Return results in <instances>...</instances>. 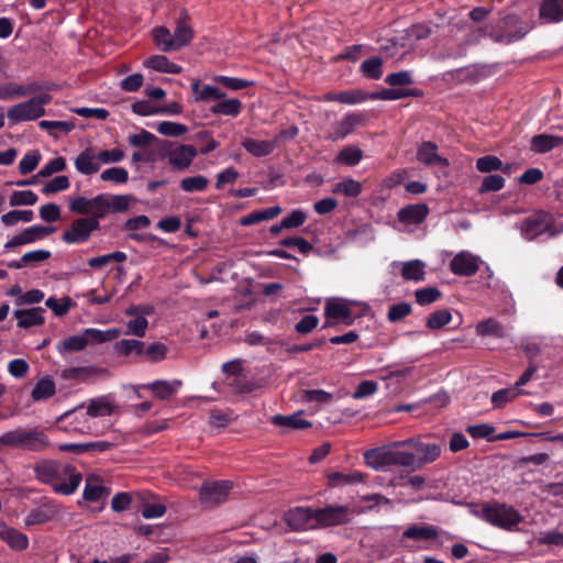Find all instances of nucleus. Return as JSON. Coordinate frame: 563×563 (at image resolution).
Wrapping results in <instances>:
<instances>
[{"instance_id":"obj_16","label":"nucleus","mask_w":563,"mask_h":563,"mask_svg":"<svg viewBox=\"0 0 563 563\" xmlns=\"http://www.w3.org/2000/svg\"><path fill=\"white\" fill-rule=\"evenodd\" d=\"M58 505L53 500H46L38 507L30 510L25 517L26 526L43 525L53 520L58 515Z\"/></svg>"},{"instance_id":"obj_62","label":"nucleus","mask_w":563,"mask_h":563,"mask_svg":"<svg viewBox=\"0 0 563 563\" xmlns=\"http://www.w3.org/2000/svg\"><path fill=\"white\" fill-rule=\"evenodd\" d=\"M442 296L441 291L437 287H427L417 289L415 292L416 301L420 306L430 305L435 302Z\"/></svg>"},{"instance_id":"obj_18","label":"nucleus","mask_w":563,"mask_h":563,"mask_svg":"<svg viewBox=\"0 0 563 563\" xmlns=\"http://www.w3.org/2000/svg\"><path fill=\"white\" fill-rule=\"evenodd\" d=\"M52 445L49 438L45 431L37 428L25 429V440L23 450L32 452H43Z\"/></svg>"},{"instance_id":"obj_37","label":"nucleus","mask_w":563,"mask_h":563,"mask_svg":"<svg viewBox=\"0 0 563 563\" xmlns=\"http://www.w3.org/2000/svg\"><path fill=\"white\" fill-rule=\"evenodd\" d=\"M98 374V369L93 366H78L64 368L60 377L65 380L87 382Z\"/></svg>"},{"instance_id":"obj_40","label":"nucleus","mask_w":563,"mask_h":563,"mask_svg":"<svg viewBox=\"0 0 563 563\" xmlns=\"http://www.w3.org/2000/svg\"><path fill=\"white\" fill-rule=\"evenodd\" d=\"M25 440V429L16 428L0 435V451L5 448L23 450V442Z\"/></svg>"},{"instance_id":"obj_27","label":"nucleus","mask_w":563,"mask_h":563,"mask_svg":"<svg viewBox=\"0 0 563 563\" xmlns=\"http://www.w3.org/2000/svg\"><path fill=\"white\" fill-rule=\"evenodd\" d=\"M191 90L195 93L196 101L208 102L211 100H221L227 95L218 87L211 85H205L201 87L199 80H194L191 82Z\"/></svg>"},{"instance_id":"obj_20","label":"nucleus","mask_w":563,"mask_h":563,"mask_svg":"<svg viewBox=\"0 0 563 563\" xmlns=\"http://www.w3.org/2000/svg\"><path fill=\"white\" fill-rule=\"evenodd\" d=\"M417 159L429 166H448L449 161L438 154L435 143L427 141L422 142L417 151Z\"/></svg>"},{"instance_id":"obj_2","label":"nucleus","mask_w":563,"mask_h":563,"mask_svg":"<svg viewBox=\"0 0 563 563\" xmlns=\"http://www.w3.org/2000/svg\"><path fill=\"white\" fill-rule=\"evenodd\" d=\"M408 448L404 441H395L387 445L369 449L364 453V460L374 470H383L386 466H404L415 470V453L404 451Z\"/></svg>"},{"instance_id":"obj_46","label":"nucleus","mask_w":563,"mask_h":563,"mask_svg":"<svg viewBox=\"0 0 563 563\" xmlns=\"http://www.w3.org/2000/svg\"><path fill=\"white\" fill-rule=\"evenodd\" d=\"M332 191L356 198L362 192V184L353 178H345L334 185Z\"/></svg>"},{"instance_id":"obj_12","label":"nucleus","mask_w":563,"mask_h":563,"mask_svg":"<svg viewBox=\"0 0 563 563\" xmlns=\"http://www.w3.org/2000/svg\"><path fill=\"white\" fill-rule=\"evenodd\" d=\"M479 257L467 251L457 253L450 262V271L456 276L471 277L479 269Z\"/></svg>"},{"instance_id":"obj_33","label":"nucleus","mask_w":563,"mask_h":563,"mask_svg":"<svg viewBox=\"0 0 563 563\" xmlns=\"http://www.w3.org/2000/svg\"><path fill=\"white\" fill-rule=\"evenodd\" d=\"M243 148L255 157H264L274 152L276 148L273 140L271 141H258L255 139H245L242 142Z\"/></svg>"},{"instance_id":"obj_7","label":"nucleus","mask_w":563,"mask_h":563,"mask_svg":"<svg viewBox=\"0 0 563 563\" xmlns=\"http://www.w3.org/2000/svg\"><path fill=\"white\" fill-rule=\"evenodd\" d=\"M100 229V222L95 218H78L74 220L69 229L62 234V240L67 244L87 242L91 233Z\"/></svg>"},{"instance_id":"obj_11","label":"nucleus","mask_w":563,"mask_h":563,"mask_svg":"<svg viewBox=\"0 0 563 563\" xmlns=\"http://www.w3.org/2000/svg\"><path fill=\"white\" fill-rule=\"evenodd\" d=\"M551 229V220L548 213L537 212L523 219L520 224L521 234L528 241L534 240L537 236L545 233Z\"/></svg>"},{"instance_id":"obj_44","label":"nucleus","mask_w":563,"mask_h":563,"mask_svg":"<svg viewBox=\"0 0 563 563\" xmlns=\"http://www.w3.org/2000/svg\"><path fill=\"white\" fill-rule=\"evenodd\" d=\"M528 393L525 390L512 388H504L499 389L492 395V404L495 408H503L507 402L514 400L519 395H527Z\"/></svg>"},{"instance_id":"obj_45","label":"nucleus","mask_w":563,"mask_h":563,"mask_svg":"<svg viewBox=\"0 0 563 563\" xmlns=\"http://www.w3.org/2000/svg\"><path fill=\"white\" fill-rule=\"evenodd\" d=\"M208 185L209 179L206 176L197 175L183 178L179 187L185 192H202L207 189Z\"/></svg>"},{"instance_id":"obj_58","label":"nucleus","mask_w":563,"mask_h":563,"mask_svg":"<svg viewBox=\"0 0 563 563\" xmlns=\"http://www.w3.org/2000/svg\"><path fill=\"white\" fill-rule=\"evenodd\" d=\"M37 195L32 190L13 191L10 197V206H33L37 202Z\"/></svg>"},{"instance_id":"obj_47","label":"nucleus","mask_w":563,"mask_h":563,"mask_svg":"<svg viewBox=\"0 0 563 563\" xmlns=\"http://www.w3.org/2000/svg\"><path fill=\"white\" fill-rule=\"evenodd\" d=\"M362 157H363L362 150L358 148L357 146L350 145V146L343 147L339 152L335 161L338 163L344 164L346 166H355L361 162Z\"/></svg>"},{"instance_id":"obj_15","label":"nucleus","mask_w":563,"mask_h":563,"mask_svg":"<svg viewBox=\"0 0 563 563\" xmlns=\"http://www.w3.org/2000/svg\"><path fill=\"white\" fill-rule=\"evenodd\" d=\"M430 209L426 203H412L400 208L397 219L405 225H419L429 216Z\"/></svg>"},{"instance_id":"obj_41","label":"nucleus","mask_w":563,"mask_h":563,"mask_svg":"<svg viewBox=\"0 0 563 563\" xmlns=\"http://www.w3.org/2000/svg\"><path fill=\"white\" fill-rule=\"evenodd\" d=\"M168 347L162 342L144 344L141 360L150 363H158L166 358Z\"/></svg>"},{"instance_id":"obj_56","label":"nucleus","mask_w":563,"mask_h":563,"mask_svg":"<svg viewBox=\"0 0 563 563\" xmlns=\"http://www.w3.org/2000/svg\"><path fill=\"white\" fill-rule=\"evenodd\" d=\"M109 212V197L103 194H100L91 199V210L90 218H95L99 221L106 217Z\"/></svg>"},{"instance_id":"obj_34","label":"nucleus","mask_w":563,"mask_h":563,"mask_svg":"<svg viewBox=\"0 0 563 563\" xmlns=\"http://www.w3.org/2000/svg\"><path fill=\"white\" fill-rule=\"evenodd\" d=\"M55 393V382L51 376H44L35 384L31 397L34 401H42L53 397Z\"/></svg>"},{"instance_id":"obj_8","label":"nucleus","mask_w":563,"mask_h":563,"mask_svg":"<svg viewBox=\"0 0 563 563\" xmlns=\"http://www.w3.org/2000/svg\"><path fill=\"white\" fill-rule=\"evenodd\" d=\"M316 510L312 507L297 506L288 509L284 521L291 531L300 532L317 529Z\"/></svg>"},{"instance_id":"obj_29","label":"nucleus","mask_w":563,"mask_h":563,"mask_svg":"<svg viewBox=\"0 0 563 563\" xmlns=\"http://www.w3.org/2000/svg\"><path fill=\"white\" fill-rule=\"evenodd\" d=\"M180 385V380L167 382L158 379L148 384L146 387L152 390L155 398L159 400H167L177 393Z\"/></svg>"},{"instance_id":"obj_61","label":"nucleus","mask_w":563,"mask_h":563,"mask_svg":"<svg viewBox=\"0 0 563 563\" xmlns=\"http://www.w3.org/2000/svg\"><path fill=\"white\" fill-rule=\"evenodd\" d=\"M369 100V93L364 90H344L339 92V102L344 104H356Z\"/></svg>"},{"instance_id":"obj_23","label":"nucleus","mask_w":563,"mask_h":563,"mask_svg":"<svg viewBox=\"0 0 563 563\" xmlns=\"http://www.w3.org/2000/svg\"><path fill=\"white\" fill-rule=\"evenodd\" d=\"M539 15L548 23L563 21V0H542Z\"/></svg>"},{"instance_id":"obj_4","label":"nucleus","mask_w":563,"mask_h":563,"mask_svg":"<svg viewBox=\"0 0 563 563\" xmlns=\"http://www.w3.org/2000/svg\"><path fill=\"white\" fill-rule=\"evenodd\" d=\"M478 517L490 526L506 531H512L523 520L514 506L499 501L484 503Z\"/></svg>"},{"instance_id":"obj_21","label":"nucleus","mask_w":563,"mask_h":563,"mask_svg":"<svg viewBox=\"0 0 563 563\" xmlns=\"http://www.w3.org/2000/svg\"><path fill=\"white\" fill-rule=\"evenodd\" d=\"M0 539L15 551H22L29 547V538L26 534L5 525L0 526Z\"/></svg>"},{"instance_id":"obj_36","label":"nucleus","mask_w":563,"mask_h":563,"mask_svg":"<svg viewBox=\"0 0 563 563\" xmlns=\"http://www.w3.org/2000/svg\"><path fill=\"white\" fill-rule=\"evenodd\" d=\"M144 342L136 339H122L114 343V351L121 356L135 355L142 357Z\"/></svg>"},{"instance_id":"obj_49","label":"nucleus","mask_w":563,"mask_h":563,"mask_svg":"<svg viewBox=\"0 0 563 563\" xmlns=\"http://www.w3.org/2000/svg\"><path fill=\"white\" fill-rule=\"evenodd\" d=\"M45 305L47 308L52 309L54 314L57 317H63L68 313V311L76 306V302L70 297H63L60 300L49 297Z\"/></svg>"},{"instance_id":"obj_35","label":"nucleus","mask_w":563,"mask_h":563,"mask_svg":"<svg viewBox=\"0 0 563 563\" xmlns=\"http://www.w3.org/2000/svg\"><path fill=\"white\" fill-rule=\"evenodd\" d=\"M350 307L343 299L332 298L325 301L324 316L328 320H341L349 317Z\"/></svg>"},{"instance_id":"obj_64","label":"nucleus","mask_w":563,"mask_h":563,"mask_svg":"<svg viewBox=\"0 0 563 563\" xmlns=\"http://www.w3.org/2000/svg\"><path fill=\"white\" fill-rule=\"evenodd\" d=\"M385 82L390 87L404 88L413 82L412 74L409 70L391 73L386 76Z\"/></svg>"},{"instance_id":"obj_26","label":"nucleus","mask_w":563,"mask_h":563,"mask_svg":"<svg viewBox=\"0 0 563 563\" xmlns=\"http://www.w3.org/2000/svg\"><path fill=\"white\" fill-rule=\"evenodd\" d=\"M283 209L279 206L269 207L263 210L253 211L240 219L242 227H251L263 221H268L282 213Z\"/></svg>"},{"instance_id":"obj_32","label":"nucleus","mask_w":563,"mask_h":563,"mask_svg":"<svg viewBox=\"0 0 563 563\" xmlns=\"http://www.w3.org/2000/svg\"><path fill=\"white\" fill-rule=\"evenodd\" d=\"M475 332L479 336L501 339L506 335L505 327L494 318H487L476 324Z\"/></svg>"},{"instance_id":"obj_57","label":"nucleus","mask_w":563,"mask_h":563,"mask_svg":"<svg viewBox=\"0 0 563 563\" xmlns=\"http://www.w3.org/2000/svg\"><path fill=\"white\" fill-rule=\"evenodd\" d=\"M476 168L481 173H492L495 170H504L503 162L495 155H485L476 161Z\"/></svg>"},{"instance_id":"obj_13","label":"nucleus","mask_w":563,"mask_h":563,"mask_svg":"<svg viewBox=\"0 0 563 563\" xmlns=\"http://www.w3.org/2000/svg\"><path fill=\"white\" fill-rule=\"evenodd\" d=\"M363 121L364 115L362 113H347L341 121H338L332 125L325 139L332 142L343 140Z\"/></svg>"},{"instance_id":"obj_25","label":"nucleus","mask_w":563,"mask_h":563,"mask_svg":"<svg viewBox=\"0 0 563 563\" xmlns=\"http://www.w3.org/2000/svg\"><path fill=\"white\" fill-rule=\"evenodd\" d=\"M143 65L146 68H151L164 74L177 75L183 71L181 66L170 62L164 55H152L144 60Z\"/></svg>"},{"instance_id":"obj_42","label":"nucleus","mask_w":563,"mask_h":563,"mask_svg":"<svg viewBox=\"0 0 563 563\" xmlns=\"http://www.w3.org/2000/svg\"><path fill=\"white\" fill-rule=\"evenodd\" d=\"M86 347L87 340L84 333L70 335L56 344V349L60 354L79 352L85 350Z\"/></svg>"},{"instance_id":"obj_63","label":"nucleus","mask_w":563,"mask_h":563,"mask_svg":"<svg viewBox=\"0 0 563 563\" xmlns=\"http://www.w3.org/2000/svg\"><path fill=\"white\" fill-rule=\"evenodd\" d=\"M156 130L166 136H180L188 131V128L183 123L162 121L157 124Z\"/></svg>"},{"instance_id":"obj_3","label":"nucleus","mask_w":563,"mask_h":563,"mask_svg":"<svg viewBox=\"0 0 563 563\" xmlns=\"http://www.w3.org/2000/svg\"><path fill=\"white\" fill-rule=\"evenodd\" d=\"M529 32L528 25L516 14H508L484 27V33L494 43L508 45L522 40Z\"/></svg>"},{"instance_id":"obj_48","label":"nucleus","mask_w":563,"mask_h":563,"mask_svg":"<svg viewBox=\"0 0 563 563\" xmlns=\"http://www.w3.org/2000/svg\"><path fill=\"white\" fill-rule=\"evenodd\" d=\"M383 60L379 57H371L368 59H365L361 66L360 70L361 73L369 78L377 80L383 76Z\"/></svg>"},{"instance_id":"obj_5","label":"nucleus","mask_w":563,"mask_h":563,"mask_svg":"<svg viewBox=\"0 0 563 563\" xmlns=\"http://www.w3.org/2000/svg\"><path fill=\"white\" fill-rule=\"evenodd\" d=\"M51 102L52 96L47 92H43L26 101L10 107L7 117L12 123L37 120L45 115V106Z\"/></svg>"},{"instance_id":"obj_43","label":"nucleus","mask_w":563,"mask_h":563,"mask_svg":"<svg viewBox=\"0 0 563 563\" xmlns=\"http://www.w3.org/2000/svg\"><path fill=\"white\" fill-rule=\"evenodd\" d=\"M405 280L420 282L424 279V264L419 260L406 262L401 268Z\"/></svg>"},{"instance_id":"obj_6","label":"nucleus","mask_w":563,"mask_h":563,"mask_svg":"<svg viewBox=\"0 0 563 563\" xmlns=\"http://www.w3.org/2000/svg\"><path fill=\"white\" fill-rule=\"evenodd\" d=\"M314 510L317 529L345 525L352 516L350 507L344 505H328Z\"/></svg>"},{"instance_id":"obj_14","label":"nucleus","mask_w":563,"mask_h":563,"mask_svg":"<svg viewBox=\"0 0 563 563\" xmlns=\"http://www.w3.org/2000/svg\"><path fill=\"white\" fill-rule=\"evenodd\" d=\"M189 14L186 10H183L176 21V27L173 34L174 42L167 44V48H177L188 45L194 38V31L189 24Z\"/></svg>"},{"instance_id":"obj_52","label":"nucleus","mask_w":563,"mask_h":563,"mask_svg":"<svg viewBox=\"0 0 563 563\" xmlns=\"http://www.w3.org/2000/svg\"><path fill=\"white\" fill-rule=\"evenodd\" d=\"M153 40L156 46L165 53L177 51V48H167V44L174 42L170 31L165 26H157L153 30Z\"/></svg>"},{"instance_id":"obj_28","label":"nucleus","mask_w":563,"mask_h":563,"mask_svg":"<svg viewBox=\"0 0 563 563\" xmlns=\"http://www.w3.org/2000/svg\"><path fill=\"white\" fill-rule=\"evenodd\" d=\"M301 416V412H296L289 416L275 415L272 417L271 421L275 426L285 427L294 430H303L310 428L312 423L303 419Z\"/></svg>"},{"instance_id":"obj_50","label":"nucleus","mask_w":563,"mask_h":563,"mask_svg":"<svg viewBox=\"0 0 563 563\" xmlns=\"http://www.w3.org/2000/svg\"><path fill=\"white\" fill-rule=\"evenodd\" d=\"M363 481L364 475L361 472H353L349 474L335 472L329 475V484L334 487L347 484L362 483Z\"/></svg>"},{"instance_id":"obj_17","label":"nucleus","mask_w":563,"mask_h":563,"mask_svg":"<svg viewBox=\"0 0 563 563\" xmlns=\"http://www.w3.org/2000/svg\"><path fill=\"white\" fill-rule=\"evenodd\" d=\"M197 155L198 151L195 146L184 144L169 151L168 162L175 169L185 170L191 165Z\"/></svg>"},{"instance_id":"obj_10","label":"nucleus","mask_w":563,"mask_h":563,"mask_svg":"<svg viewBox=\"0 0 563 563\" xmlns=\"http://www.w3.org/2000/svg\"><path fill=\"white\" fill-rule=\"evenodd\" d=\"M404 443L415 453V470L434 462L441 455V446L437 443H427L420 440L407 439Z\"/></svg>"},{"instance_id":"obj_38","label":"nucleus","mask_w":563,"mask_h":563,"mask_svg":"<svg viewBox=\"0 0 563 563\" xmlns=\"http://www.w3.org/2000/svg\"><path fill=\"white\" fill-rule=\"evenodd\" d=\"M402 536L404 538L412 540H431L439 536V531L431 525H412L404 531Z\"/></svg>"},{"instance_id":"obj_53","label":"nucleus","mask_w":563,"mask_h":563,"mask_svg":"<svg viewBox=\"0 0 563 563\" xmlns=\"http://www.w3.org/2000/svg\"><path fill=\"white\" fill-rule=\"evenodd\" d=\"M452 321V314L448 309L435 310L430 313L426 321L427 328L438 330L449 324Z\"/></svg>"},{"instance_id":"obj_60","label":"nucleus","mask_w":563,"mask_h":563,"mask_svg":"<svg viewBox=\"0 0 563 563\" xmlns=\"http://www.w3.org/2000/svg\"><path fill=\"white\" fill-rule=\"evenodd\" d=\"M128 142L131 146L134 147H146L156 142H159V139L156 137L153 133L142 129L140 133L129 135Z\"/></svg>"},{"instance_id":"obj_19","label":"nucleus","mask_w":563,"mask_h":563,"mask_svg":"<svg viewBox=\"0 0 563 563\" xmlns=\"http://www.w3.org/2000/svg\"><path fill=\"white\" fill-rule=\"evenodd\" d=\"M44 312L45 310L42 307L15 310L14 317L18 319L16 325L21 329L43 325L45 322Z\"/></svg>"},{"instance_id":"obj_54","label":"nucleus","mask_w":563,"mask_h":563,"mask_svg":"<svg viewBox=\"0 0 563 563\" xmlns=\"http://www.w3.org/2000/svg\"><path fill=\"white\" fill-rule=\"evenodd\" d=\"M213 80L217 84H219L230 90H233V91L242 90V89L253 86V81H250V80H246L243 78L229 77V76H223V75L214 76Z\"/></svg>"},{"instance_id":"obj_31","label":"nucleus","mask_w":563,"mask_h":563,"mask_svg":"<svg viewBox=\"0 0 563 563\" xmlns=\"http://www.w3.org/2000/svg\"><path fill=\"white\" fill-rule=\"evenodd\" d=\"M82 333L87 340L88 345L89 343H104L117 340L121 334V330L118 328H111L108 330L88 328L85 329Z\"/></svg>"},{"instance_id":"obj_30","label":"nucleus","mask_w":563,"mask_h":563,"mask_svg":"<svg viewBox=\"0 0 563 563\" xmlns=\"http://www.w3.org/2000/svg\"><path fill=\"white\" fill-rule=\"evenodd\" d=\"M115 406L111 402L109 396H101L89 401L87 415L93 418L111 416Z\"/></svg>"},{"instance_id":"obj_39","label":"nucleus","mask_w":563,"mask_h":563,"mask_svg":"<svg viewBox=\"0 0 563 563\" xmlns=\"http://www.w3.org/2000/svg\"><path fill=\"white\" fill-rule=\"evenodd\" d=\"M242 110V102L236 99H228V100H219L217 103H214L210 111L213 114H221V115H228V117H238L241 113Z\"/></svg>"},{"instance_id":"obj_55","label":"nucleus","mask_w":563,"mask_h":563,"mask_svg":"<svg viewBox=\"0 0 563 563\" xmlns=\"http://www.w3.org/2000/svg\"><path fill=\"white\" fill-rule=\"evenodd\" d=\"M505 178L500 175L494 174L484 177L479 188L478 194L484 195L487 192H494L503 189L505 187Z\"/></svg>"},{"instance_id":"obj_9","label":"nucleus","mask_w":563,"mask_h":563,"mask_svg":"<svg viewBox=\"0 0 563 563\" xmlns=\"http://www.w3.org/2000/svg\"><path fill=\"white\" fill-rule=\"evenodd\" d=\"M233 485L229 481H206L200 487L199 499L205 506H218L227 500Z\"/></svg>"},{"instance_id":"obj_24","label":"nucleus","mask_w":563,"mask_h":563,"mask_svg":"<svg viewBox=\"0 0 563 563\" xmlns=\"http://www.w3.org/2000/svg\"><path fill=\"white\" fill-rule=\"evenodd\" d=\"M75 167L82 175H92L100 169V162L92 150L86 148L76 157Z\"/></svg>"},{"instance_id":"obj_59","label":"nucleus","mask_w":563,"mask_h":563,"mask_svg":"<svg viewBox=\"0 0 563 563\" xmlns=\"http://www.w3.org/2000/svg\"><path fill=\"white\" fill-rule=\"evenodd\" d=\"M148 327V321L144 316H136L134 319L126 323L124 334L144 338Z\"/></svg>"},{"instance_id":"obj_1","label":"nucleus","mask_w":563,"mask_h":563,"mask_svg":"<svg viewBox=\"0 0 563 563\" xmlns=\"http://www.w3.org/2000/svg\"><path fill=\"white\" fill-rule=\"evenodd\" d=\"M33 471L38 482L51 485L54 493L64 496L73 495L82 481L76 466L56 460H40L34 464Z\"/></svg>"},{"instance_id":"obj_51","label":"nucleus","mask_w":563,"mask_h":563,"mask_svg":"<svg viewBox=\"0 0 563 563\" xmlns=\"http://www.w3.org/2000/svg\"><path fill=\"white\" fill-rule=\"evenodd\" d=\"M466 432L473 439H485L488 442L495 441V428L488 423L470 424L466 427Z\"/></svg>"},{"instance_id":"obj_22","label":"nucleus","mask_w":563,"mask_h":563,"mask_svg":"<svg viewBox=\"0 0 563 563\" xmlns=\"http://www.w3.org/2000/svg\"><path fill=\"white\" fill-rule=\"evenodd\" d=\"M563 144V134L562 135H554V134H538L534 135L531 139V151L534 153H548L552 151L553 148L560 146Z\"/></svg>"}]
</instances>
